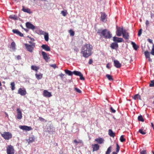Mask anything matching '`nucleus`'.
<instances>
[{
    "instance_id": "obj_43",
    "label": "nucleus",
    "mask_w": 154,
    "mask_h": 154,
    "mask_svg": "<svg viewBox=\"0 0 154 154\" xmlns=\"http://www.w3.org/2000/svg\"><path fill=\"white\" fill-rule=\"evenodd\" d=\"M120 140L121 142H123L125 141V139L124 138V135H122L120 137Z\"/></svg>"
},
{
    "instance_id": "obj_59",
    "label": "nucleus",
    "mask_w": 154,
    "mask_h": 154,
    "mask_svg": "<svg viewBox=\"0 0 154 154\" xmlns=\"http://www.w3.org/2000/svg\"><path fill=\"white\" fill-rule=\"evenodd\" d=\"M93 62V61L91 59H90L88 63L90 64H91Z\"/></svg>"
},
{
    "instance_id": "obj_49",
    "label": "nucleus",
    "mask_w": 154,
    "mask_h": 154,
    "mask_svg": "<svg viewBox=\"0 0 154 154\" xmlns=\"http://www.w3.org/2000/svg\"><path fill=\"white\" fill-rule=\"evenodd\" d=\"M142 29H140L139 30L138 32V36H140V35L142 34Z\"/></svg>"
},
{
    "instance_id": "obj_56",
    "label": "nucleus",
    "mask_w": 154,
    "mask_h": 154,
    "mask_svg": "<svg viewBox=\"0 0 154 154\" xmlns=\"http://www.w3.org/2000/svg\"><path fill=\"white\" fill-rule=\"evenodd\" d=\"M50 66L51 67H53L55 69L57 67V66L56 64H51L50 65Z\"/></svg>"
},
{
    "instance_id": "obj_29",
    "label": "nucleus",
    "mask_w": 154,
    "mask_h": 154,
    "mask_svg": "<svg viewBox=\"0 0 154 154\" xmlns=\"http://www.w3.org/2000/svg\"><path fill=\"white\" fill-rule=\"evenodd\" d=\"M9 18L14 20H18V17L15 15H11L9 16Z\"/></svg>"
},
{
    "instance_id": "obj_30",
    "label": "nucleus",
    "mask_w": 154,
    "mask_h": 154,
    "mask_svg": "<svg viewBox=\"0 0 154 154\" xmlns=\"http://www.w3.org/2000/svg\"><path fill=\"white\" fill-rule=\"evenodd\" d=\"M54 129L53 127H51V126H49V128H47V131L49 132H52L54 131Z\"/></svg>"
},
{
    "instance_id": "obj_11",
    "label": "nucleus",
    "mask_w": 154,
    "mask_h": 154,
    "mask_svg": "<svg viewBox=\"0 0 154 154\" xmlns=\"http://www.w3.org/2000/svg\"><path fill=\"white\" fill-rule=\"evenodd\" d=\"M113 63L115 66L116 68H119L121 67V64L118 60H114Z\"/></svg>"
},
{
    "instance_id": "obj_48",
    "label": "nucleus",
    "mask_w": 154,
    "mask_h": 154,
    "mask_svg": "<svg viewBox=\"0 0 154 154\" xmlns=\"http://www.w3.org/2000/svg\"><path fill=\"white\" fill-rule=\"evenodd\" d=\"M119 149H120V147L118 145V144L117 143L116 144V152H118L119 151Z\"/></svg>"
},
{
    "instance_id": "obj_18",
    "label": "nucleus",
    "mask_w": 154,
    "mask_h": 154,
    "mask_svg": "<svg viewBox=\"0 0 154 154\" xmlns=\"http://www.w3.org/2000/svg\"><path fill=\"white\" fill-rule=\"evenodd\" d=\"M95 141H96L98 143L101 144L103 143L104 140L101 137H99L98 138L96 139Z\"/></svg>"
},
{
    "instance_id": "obj_36",
    "label": "nucleus",
    "mask_w": 154,
    "mask_h": 154,
    "mask_svg": "<svg viewBox=\"0 0 154 154\" xmlns=\"http://www.w3.org/2000/svg\"><path fill=\"white\" fill-rule=\"evenodd\" d=\"M111 146L109 147L107 149V151L106 152V154H110L111 152Z\"/></svg>"
},
{
    "instance_id": "obj_60",
    "label": "nucleus",
    "mask_w": 154,
    "mask_h": 154,
    "mask_svg": "<svg viewBox=\"0 0 154 154\" xmlns=\"http://www.w3.org/2000/svg\"><path fill=\"white\" fill-rule=\"evenodd\" d=\"M146 24L147 26L149 24V22L148 20H147L146 21Z\"/></svg>"
},
{
    "instance_id": "obj_21",
    "label": "nucleus",
    "mask_w": 154,
    "mask_h": 154,
    "mask_svg": "<svg viewBox=\"0 0 154 154\" xmlns=\"http://www.w3.org/2000/svg\"><path fill=\"white\" fill-rule=\"evenodd\" d=\"M106 16L104 13H101V19L103 22H105L106 21Z\"/></svg>"
},
{
    "instance_id": "obj_20",
    "label": "nucleus",
    "mask_w": 154,
    "mask_h": 154,
    "mask_svg": "<svg viewBox=\"0 0 154 154\" xmlns=\"http://www.w3.org/2000/svg\"><path fill=\"white\" fill-rule=\"evenodd\" d=\"M35 138L33 136H31L27 140L29 143H31L35 141Z\"/></svg>"
},
{
    "instance_id": "obj_34",
    "label": "nucleus",
    "mask_w": 154,
    "mask_h": 154,
    "mask_svg": "<svg viewBox=\"0 0 154 154\" xmlns=\"http://www.w3.org/2000/svg\"><path fill=\"white\" fill-rule=\"evenodd\" d=\"M44 38L46 41H48L49 40V36L48 33L46 32V34L44 35Z\"/></svg>"
},
{
    "instance_id": "obj_8",
    "label": "nucleus",
    "mask_w": 154,
    "mask_h": 154,
    "mask_svg": "<svg viewBox=\"0 0 154 154\" xmlns=\"http://www.w3.org/2000/svg\"><path fill=\"white\" fill-rule=\"evenodd\" d=\"M42 54L44 59L45 60L46 62H48V60L50 59V57L47 55V54L44 51H42Z\"/></svg>"
},
{
    "instance_id": "obj_23",
    "label": "nucleus",
    "mask_w": 154,
    "mask_h": 154,
    "mask_svg": "<svg viewBox=\"0 0 154 154\" xmlns=\"http://www.w3.org/2000/svg\"><path fill=\"white\" fill-rule=\"evenodd\" d=\"M22 11L25 12H26L29 14H31L32 13V12L28 8H25L23 7V8L22 9Z\"/></svg>"
},
{
    "instance_id": "obj_63",
    "label": "nucleus",
    "mask_w": 154,
    "mask_h": 154,
    "mask_svg": "<svg viewBox=\"0 0 154 154\" xmlns=\"http://www.w3.org/2000/svg\"><path fill=\"white\" fill-rule=\"evenodd\" d=\"M117 152H112V154H117Z\"/></svg>"
},
{
    "instance_id": "obj_37",
    "label": "nucleus",
    "mask_w": 154,
    "mask_h": 154,
    "mask_svg": "<svg viewBox=\"0 0 154 154\" xmlns=\"http://www.w3.org/2000/svg\"><path fill=\"white\" fill-rule=\"evenodd\" d=\"M107 78L109 80H112L113 79L112 76L109 74H106V75Z\"/></svg>"
},
{
    "instance_id": "obj_6",
    "label": "nucleus",
    "mask_w": 154,
    "mask_h": 154,
    "mask_svg": "<svg viewBox=\"0 0 154 154\" xmlns=\"http://www.w3.org/2000/svg\"><path fill=\"white\" fill-rule=\"evenodd\" d=\"M125 30L123 29V28H117V30L116 32L117 35L119 36H121L123 33V31Z\"/></svg>"
},
{
    "instance_id": "obj_62",
    "label": "nucleus",
    "mask_w": 154,
    "mask_h": 154,
    "mask_svg": "<svg viewBox=\"0 0 154 154\" xmlns=\"http://www.w3.org/2000/svg\"><path fill=\"white\" fill-rule=\"evenodd\" d=\"M106 67L107 68H108V69H109L110 68L109 66V64H107V65H106Z\"/></svg>"
},
{
    "instance_id": "obj_22",
    "label": "nucleus",
    "mask_w": 154,
    "mask_h": 154,
    "mask_svg": "<svg viewBox=\"0 0 154 154\" xmlns=\"http://www.w3.org/2000/svg\"><path fill=\"white\" fill-rule=\"evenodd\" d=\"M110 47L112 49H116L118 48V45L116 42L112 43L111 44Z\"/></svg>"
},
{
    "instance_id": "obj_17",
    "label": "nucleus",
    "mask_w": 154,
    "mask_h": 154,
    "mask_svg": "<svg viewBox=\"0 0 154 154\" xmlns=\"http://www.w3.org/2000/svg\"><path fill=\"white\" fill-rule=\"evenodd\" d=\"M91 146L93 149V152L98 150L99 148V146L97 144H92Z\"/></svg>"
},
{
    "instance_id": "obj_25",
    "label": "nucleus",
    "mask_w": 154,
    "mask_h": 154,
    "mask_svg": "<svg viewBox=\"0 0 154 154\" xmlns=\"http://www.w3.org/2000/svg\"><path fill=\"white\" fill-rule=\"evenodd\" d=\"M64 71L65 73L69 75L72 76L73 74V72H71L69 70L65 69Z\"/></svg>"
},
{
    "instance_id": "obj_42",
    "label": "nucleus",
    "mask_w": 154,
    "mask_h": 154,
    "mask_svg": "<svg viewBox=\"0 0 154 154\" xmlns=\"http://www.w3.org/2000/svg\"><path fill=\"white\" fill-rule=\"evenodd\" d=\"M38 32H39V33L41 34V35H45V34H46V32L43 31H42V30H39L38 31Z\"/></svg>"
},
{
    "instance_id": "obj_55",
    "label": "nucleus",
    "mask_w": 154,
    "mask_h": 154,
    "mask_svg": "<svg viewBox=\"0 0 154 154\" xmlns=\"http://www.w3.org/2000/svg\"><path fill=\"white\" fill-rule=\"evenodd\" d=\"M74 142L77 145L78 143H79L80 142V141L79 140V141H77L76 140H74Z\"/></svg>"
},
{
    "instance_id": "obj_7",
    "label": "nucleus",
    "mask_w": 154,
    "mask_h": 154,
    "mask_svg": "<svg viewBox=\"0 0 154 154\" xmlns=\"http://www.w3.org/2000/svg\"><path fill=\"white\" fill-rule=\"evenodd\" d=\"M19 128L21 129L26 131H29L32 129V128L31 127L26 125H20L19 126Z\"/></svg>"
},
{
    "instance_id": "obj_24",
    "label": "nucleus",
    "mask_w": 154,
    "mask_h": 154,
    "mask_svg": "<svg viewBox=\"0 0 154 154\" xmlns=\"http://www.w3.org/2000/svg\"><path fill=\"white\" fill-rule=\"evenodd\" d=\"M108 134L110 136L112 137H114L115 136V133L111 129L109 130Z\"/></svg>"
},
{
    "instance_id": "obj_38",
    "label": "nucleus",
    "mask_w": 154,
    "mask_h": 154,
    "mask_svg": "<svg viewBox=\"0 0 154 154\" xmlns=\"http://www.w3.org/2000/svg\"><path fill=\"white\" fill-rule=\"evenodd\" d=\"M11 89L12 91L14 90L15 89V84L14 82L11 83Z\"/></svg>"
},
{
    "instance_id": "obj_52",
    "label": "nucleus",
    "mask_w": 154,
    "mask_h": 154,
    "mask_svg": "<svg viewBox=\"0 0 154 154\" xmlns=\"http://www.w3.org/2000/svg\"><path fill=\"white\" fill-rule=\"evenodd\" d=\"M110 109L112 112L113 113L115 112L116 110L114 109L112 107H110Z\"/></svg>"
},
{
    "instance_id": "obj_31",
    "label": "nucleus",
    "mask_w": 154,
    "mask_h": 154,
    "mask_svg": "<svg viewBox=\"0 0 154 154\" xmlns=\"http://www.w3.org/2000/svg\"><path fill=\"white\" fill-rule=\"evenodd\" d=\"M144 54L146 58L150 57V53L148 51H146L144 52Z\"/></svg>"
},
{
    "instance_id": "obj_26",
    "label": "nucleus",
    "mask_w": 154,
    "mask_h": 154,
    "mask_svg": "<svg viewBox=\"0 0 154 154\" xmlns=\"http://www.w3.org/2000/svg\"><path fill=\"white\" fill-rule=\"evenodd\" d=\"M11 48L13 51H15L16 49L15 44L14 42H12L11 45Z\"/></svg>"
},
{
    "instance_id": "obj_12",
    "label": "nucleus",
    "mask_w": 154,
    "mask_h": 154,
    "mask_svg": "<svg viewBox=\"0 0 154 154\" xmlns=\"http://www.w3.org/2000/svg\"><path fill=\"white\" fill-rule=\"evenodd\" d=\"M18 93L22 96H24L26 94V92L25 89H22L21 88H20L18 90Z\"/></svg>"
},
{
    "instance_id": "obj_35",
    "label": "nucleus",
    "mask_w": 154,
    "mask_h": 154,
    "mask_svg": "<svg viewBox=\"0 0 154 154\" xmlns=\"http://www.w3.org/2000/svg\"><path fill=\"white\" fill-rule=\"evenodd\" d=\"M138 119L139 121L142 122H143L144 121V120L141 115H140L138 116Z\"/></svg>"
},
{
    "instance_id": "obj_1",
    "label": "nucleus",
    "mask_w": 154,
    "mask_h": 154,
    "mask_svg": "<svg viewBox=\"0 0 154 154\" xmlns=\"http://www.w3.org/2000/svg\"><path fill=\"white\" fill-rule=\"evenodd\" d=\"M92 49V45L89 44L84 45L82 47L81 53L83 56L87 57L91 54V51Z\"/></svg>"
},
{
    "instance_id": "obj_32",
    "label": "nucleus",
    "mask_w": 154,
    "mask_h": 154,
    "mask_svg": "<svg viewBox=\"0 0 154 154\" xmlns=\"http://www.w3.org/2000/svg\"><path fill=\"white\" fill-rule=\"evenodd\" d=\"M137 98H139L140 100H141L140 96L139 94H135L134 97L133 99L134 100H136Z\"/></svg>"
},
{
    "instance_id": "obj_45",
    "label": "nucleus",
    "mask_w": 154,
    "mask_h": 154,
    "mask_svg": "<svg viewBox=\"0 0 154 154\" xmlns=\"http://www.w3.org/2000/svg\"><path fill=\"white\" fill-rule=\"evenodd\" d=\"M139 132L143 135H144L146 134V133L144 132L142 129H140L139 131Z\"/></svg>"
},
{
    "instance_id": "obj_16",
    "label": "nucleus",
    "mask_w": 154,
    "mask_h": 154,
    "mask_svg": "<svg viewBox=\"0 0 154 154\" xmlns=\"http://www.w3.org/2000/svg\"><path fill=\"white\" fill-rule=\"evenodd\" d=\"M12 32L15 34H16L17 35H19L20 37H23V33H21L18 30L16 29H14L12 30Z\"/></svg>"
},
{
    "instance_id": "obj_3",
    "label": "nucleus",
    "mask_w": 154,
    "mask_h": 154,
    "mask_svg": "<svg viewBox=\"0 0 154 154\" xmlns=\"http://www.w3.org/2000/svg\"><path fill=\"white\" fill-rule=\"evenodd\" d=\"M31 45H28L27 44H25V46L26 47L27 51L30 52H31L33 50L35 46V44L34 43H32L31 42H29Z\"/></svg>"
},
{
    "instance_id": "obj_19",
    "label": "nucleus",
    "mask_w": 154,
    "mask_h": 154,
    "mask_svg": "<svg viewBox=\"0 0 154 154\" xmlns=\"http://www.w3.org/2000/svg\"><path fill=\"white\" fill-rule=\"evenodd\" d=\"M42 48L47 51H50V48L47 45H43L42 46Z\"/></svg>"
},
{
    "instance_id": "obj_47",
    "label": "nucleus",
    "mask_w": 154,
    "mask_h": 154,
    "mask_svg": "<svg viewBox=\"0 0 154 154\" xmlns=\"http://www.w3.org/2000/svg\"><path fill=\"white\" fill-rule=\"evenodd\" d=\"M69 33L70 34V35H71V36H73L74 35V32L72 31V30H70L69 31Z\"/></svg>"
},
{
    "instance_id": "obj_51",
    "label": "nucleus",
    "mask_w": 154,
    "mask_h": 154,
    "mask_svg": "<svg viewBox=\"0 0 154 154\" xmlns=\"http://www.w3.org/2000/svg\"><path fill=\"white\" fill-rule=\"evenodd\" d=\"M16 59L19 60L21 59V56L20 55L16 56H15Z\"/></svg>"
},
{
    "instance_id": "obj_44",
    "label": "nucleus",
    "mask_w": 154,
    "mask_h": 154,
    "mask_svg": "<svg viewBox=\"0 0 154 154\" xmlns=\"http://www.w3.org/2000/svg\"><path fill=\"white\" fill-rule=\"evenodd\" d=\"M149 86L150 87H154V80L151 81V82L149 84Z\"/></svg>"
},
{
    "instance_id": "obj_57",
    "label": "nucleus",
    "mask_w": 154,
    "mask_h": 154,
    "mask_svg": "<svg viewBox=\"0 0 154 154\" xmlns=\"http://www.w3.org/2000/svg\"><path fill=\"white\" fill-rule=\"evenodd\" d=\"M140 154H146V152L145 150L142 151L140 152Z\"/></svg>"
},
{
    "instance_id": "obj_33",
    "label": "nucleus",
    "mask_w": 154,
    "mask_h": 154,
    "mask_svg": "<svg viewBox=\"0 0 154 154\" xmlns=\"http://www.w3.org/2000/svg\"><path fill=\"white\" fill-rule=\"evenodd\" d=\"M73 74L77 76H79L81 74V73L80 72L76 71L73 72Z\"/></svg>"
},
{
    "instance_id": "obj_10",
    "label": "nucleus",
    "mask_w": 154,
    "mask_h": 154,
    "mask_svg": "<svg viewBox=\"0 0 154 154\" xmlns=\"http://www.w3.org/2000/svg\"><path fill=\"white\" fill-rule=\"evenodd\" d=\"M17 118L19 119H22V116L21 112L20 109L17 108Z\"/></svg>"
},
{
    "instance_id": "obj_50",
    "label": "nucleus",
    "mask_w": 154,
    "mask_h": 154,
    "mask_svg": "<svg viewBox=\"0 0 154 154\" xmlns=\"http://www.w3.org/2000/svg\"><path fill=\"white\" fill-rule=\"evenodd\" d=\"M79 76H80V79L81 80H84V78L83 77V75L82 73Z\"/></svg>"
},
{
    "instance_id": "obj_39",
    "label": "nucleus",
    "mask_w": 154,
    "mask_h": 154,
    "mask_svg": "<svg viewBox=\"0 0 154 154\" xmlns=\"http://www.w3.org/2000/svg\"><path fill=\"white\" fill-rule=\"evenodd\" d=\"M31 69H32L36 71H37L38 69V68L37 67L33 66H31Z\"/></svg>"
},
{
    "instance_id": "obj_64",
    "label": "nucleus",
    "mask_w": 154,
    "mask_h": 154,
    "mask_svg": "<svg viewBox=\"0 0 154 154\" xmlns=\"http://www.w3.org/2000/svg\"><path fill=\"white\" fill-rule=\"evenodd\" d=\"M151 125H152V127L153 128L154 127V125H153V124L152 123H151Z\"/></svg>"
},
{
    "instance_id": "obj_41",
    "label": "nucleus",
    "mask_w": 154,
    "mask_h": 154,
    "mask_svg": "<svg viewBox=\"0 0 154 154\" xmlns=\"http://www.w3.org/2000/svg\"><path fill=\"white\" fill-rule=\"evenodd\" d=\"M150 54L154 56V44H153L152 46V51L150 52Z\"/></svg>"
},
{
    "instance_id": "obj_27",
    "label": "nucleus",
    "mask_w": 154,
    "mask_h": 154,
    "mask_svg": "<svg viewBox=\"0 0 154 154\" xmlns=\"http://www.w3.org/2000/svg\"><path fill=\"white\" fill-rule=\"evenodd\" d=\"M131 44L134 49L135 50H137L138 47L137 45L134 42H131Z\"/></svg>"
},
{
    "instance_id": "obj_15",
    "label": "nucleus",
    "mask_w": 154,
    "mask_h": 154,
    "mask_svg": "<svg viewBox=\"0 0 154 154\" xmlns=\"http://www.w3.org/2000/svg\"><path fill=\"white\" fill-rule=\"evenodd\" d=\"M113 38V41L116 42H120L123 41V39L122 38L114 37Z\"/></svg>"
},
{
    "instance_id": "obj_58",
    "label": "nucleus",
    "mask_w": 154,
    "mask_h": 154,
    "mask_svg": "<svg viewBox=\"0 0 154 154\" xmlns=\"http://www.w3.org/2000/svg\"><path fill=\"white\" fill-rule=\"evenodd\" d=\"M148 41L149 43H153L152 40V39H148Z\"/></svg>"
},
{
    "instance_id": "obj_28",
    "label": "nucleus",
    "mask_w": 154,
    "mask_h": 154,
    "mask_svg": "<svg viewBox=\"0 0 154 154\" xmlns=\"http://www.w3.org/2000/svg\"><path fill=\"white\" fill-rule=\"evenodd\" d=\"M35 75L36 78L37 79L39 80L41 79L42 78V74H36Z\"/></svg>"
},
{
    "instance_id": "obj_53",
    "label": "nucleus",
    "mask_w": 154,
    "mask_h": 154,
    "mask_svg": "<svg viewBox=\"0 0 154 154\" xmlns=\"http://www.w3.org/2000/svg\"><path fill=\"white\" fill-rule=\"evenodd\" d=\"M39 120L42 122H44L45 121V119L41 117H39Z\"/></svg>"
},
{
    "instance_id": "obj_4",
    "label": "nucleus",
    "mask_w": 154,
    "mask_h": 154,
    "mask_svg": "<svg viewBox=\"0 0 154 154\" xmlns=\"http://www.w3.org/2000/svg\"><path fill=\"white\" fill-rule=\"evenodd\" d=\"M1 135L5 140H9L12 137V135L9 132H5L1 134Z\"/></svg>"
},
{
    "instance_id": "obj_2",
    "label": "nucleus",
    "mask_w": 154,
    "mask_h": 154,
    "mask_svg": "<svg viewBox=\"0 0 154 154\" xmlns=\"http://www.w3.org/2000/svg\"><path fill=\"white\" fill-rule=\"evenodd\" d=\"M101 33L104 38H110L112 37V34H110L109 31L106 29L103 30Z\"/></svg>"
},
{
    "instance_id": "obj_46",
    "label": "nucleus",
    "mask_w": 154,
    "mask_h": 154,
    "mask_svg": "<svg viewBox=\"0 0 154 154\" xmlns=\"http://www.w3.org/2000/svg\"><path fill=\"white\" fill-rule=\"evenodd\" d=\"M75 91H76L77 92L79 93H81L82 91L81 90H80L79 88H75Z\"/></svg>"
},
{
    "instance_id": "obj_9",
    "label": "nucleus",
    "mask_w": 154,
    "mask_h": 154,
    "mask_svg": "<svg viewBox=\"0 0 154 154\" xmlns=\"http://www.w3.org/2000/svg\"><path fill=\"white\" fill-rule=\"evenodd\" d=\"M43 95L44 97H50L52 96L51 93L46 90L43 91Z\"/></svg>"
},
{
    "instance_id": "obj_13",
    "label": "nucleus",
    "mask_w": 154,
    "mask_h": 154,
    "mask_svg": "<svg viewBox=\"0 0 154 154\" xmlns=\"http://www.w3.org/2000/svg\"><path fill=\"white\" fill-rule=\"evenodd\" d=\"M123 38L126 39H128L129 38V35L128 33L127 32L126 30H125L123 31L122 33Z\"/></svg>"
},
{
    "instance_id": "obj_40",
    "label": "nucleus",
    "mask_w": 154,
    "mask_h": 154,
    "mask_svg": "<svg viewBox=\"0 0 154 154\" xmlns=\"http://www.w3.org/2000/svg\"><path fill=\"white\" fill-rule=\"evenodd\" d=\"M61 14L64 17H65L67 14L66 11H61Z\"/></svg>"
},
{
    "instance_id": "obj_5",
    "label": "nucleus",
    "mask_w": 154,
    "mask_h": 154,
    "mask_svg": "<svg viewBox=\"0 0 154 154\" xmlns=\"http://www.w3.org/2000/svg\"><path fill=\"white\" fill-rule=\"evenodd\" d=\"M7 154H14V149L13 146L9 145L7 148Z\"/></svg>"
},
{
    "instance_id": "obj_54",
    "label": "nucleus",
    "mask_w": 154,
    "mask_h": 154,
    "mask_svg": "<svg viewBox=\"0 0 154 154\" xmlns=\"http://www.w3.org/2000/svg\"><path fill=\"white\" fill-rule=\"evenodd\" d=\"M65 75L64 74H63L62 73H61L59 75V76L61 78H63V77Z\"/></svg>"
},
{
    "instance_id": "obj_61",
    "label": "nucleus",
    "mask_w": 154,
    "mask_h": 154,
    "mask_svg": "<svg viewBox=\"0 0 154 154\" xmlns=\"http://www.w3.org/2000/svg\"><path fill=\"white\" fill-rule=\"evenodd\" d=\"M148 58V60H149V62H152V60L150 58V57L149 58Z\"/></svg>"
},
{
    "instance_id": "obj_14",
    "label": "nucleus",
    "mask_w": 154,
    "mask_h": 154,
    "mask_svg": "<svg viewBox=\"0 0 154 154\" xmlns=\"http://www.w3.org/2000/svg\"><path fill=\"white\" fill-rule=\"evenodd\" d=\"M26 26L27 28L32 30L35 28V26L33 25L28 22L26 23Z\"/></svg>"
}]
</instances>
